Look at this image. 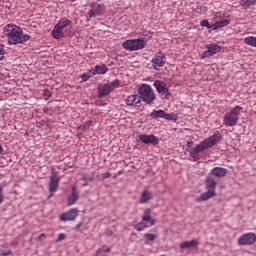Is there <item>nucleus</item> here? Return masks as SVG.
<instances>
[{
	"label": "nucleus",
	"mask_w": 256,
	"mask_h": 256,
	"mask_svg": "<svg viewBox=\"0 0 256 256\" xmlns=\"http://www.w3.org/2000/svg\"><path fill=\"white\" fill-rule=\"evenodd\" d=\"M3 35L7 37L10 45H21L31 39V36L23 34V29L16 24H7L3 29Z\"/></svg>",
	"instance_id": "obj_1"
},
{
	"label": "nucleus",
	"mask_w": 256,
	"mask_h": 256,
	"mask_svg": "<svg viewBox=\"0 0 256 256\" xmlns=\"http://www.w3.org/2000/svg\"><path fill=\"white\" fill-rule=\"evenodd\" d=\"M218 141H221V133L211 135L204 141H201L194 148L188 149L190 157H192L193 161H199V159L203 157V151H206V149H210V147L217 145Z\"/></svg>",
	"instance_id": "obj_2"
},
{
	"label": "nucleus",
	"mask_w": 256,
	"mask_h": 256,
	"mask_svg": "<svg viewBox=\"0 0 256 256\" xmlns=\"http://www.w3.org/2000/svg\"><path fill=\"white\" fill-rule=\"evenodd\" d=\"M72 25L73 22L71 20L66 17L61 18L52 30V37H54V39H61L65 37V35H69Z\"/></svg>",
	"instance_id": "obj_3"
},
{
	"label": "nucleus",
	"mask_w": 256,
	"mask_h": 256,
	"mask_svg": "<svg viewBox=\"0 0 256 256\" xmlns=\"http://www.w3.org/2000/svg\"><path fill=\"white\" fill-rule=\"evenodd\" d=\"M205 185L207 191L202 193L196 201L198 203H201V201H209V199H213V197H216L217 193L215 192V189H217V181H215V178L208 176L205 180Z\"/></svg>",
	"instance_id": "obj_4"
},
{
	"label": "nucleus",
	"mask_w": 256,
	"mask_h": 256,
	"mask_svg": "<svg viewBox=\"0 0 256 256\" xmlns=\"http://www.w3.org/2000/svg\"><path fill=\"white\" fill-rule=\"evenodd\" d=\"M243 111V107L235 106L230 112L226 113L223 119V123L226 127H235L239 122V115Z\"/></svg>",
	"instance_id": "obj_5"
},
{
	"label": "nucleus",
	"mask_w": 256,
	"mask_h": 256,
	"mask_svg": "<svg viewBox=\"0 0 256 256\" xmlns=\"http://www.w3.org/2000/svg\"><path fill=\"white\" fill-rule=\"evenodd\" d=\"M156 220L151 217V209L147 208L144 210L142 215V221L134 225V229L136 231H144V229H149V227H153L155 225Z\"/></svg>",
	"instance_id": "obj_6"
},
{
	"label": "nucleus",
	"mask_w": 256,
	"mask_h": 256,
	"mask_svg": "<svg viewBox=\"0 0 256 256\" xmlns=\"http://www.w3.org/2000/svg\"><path fill=\"white\" fill-rule=\"evenodd\" d=\"M138 96L140 98V101H144V103H147V105H151L153 101H155V93L153 92V89L150 85L142 84L138 89Z\"/></svg>",
	"instance_id": "obj_7"
},
{
	"label": "nucleus",
	"mask_w": 256,
	"mask_h": 256,
	"mask_svg": "<svg viewBox=\"0 0 256 256\" xmlns=\"http://www.w3.org/2000/svg\"><path fill=\"white\" fill-rule=\"evenodd\" d=\"M122 47L126 51H139L147 47V42L143 39H130L123 42Z\"/></svg>",
	"instance_id": "obj_8"
},
{
	"label": "nucleus",
	"mask_w": 256,
	"mask_h": 256,
	"mask_svg": "<svg viewBox=\"0 0 256 256\" xmlns=\"http://www.w3.org/2000/svg\"><path fill=\"white\" fill-rule=\"evenodd\" d=\"M119 85H121V81L117 79L107 84H100L98 86V97H100V99L107 97V95H109L114 89H117Z\"/></svg>",
	"instance_id": "obj_9"
},
{
	"label": "nucleus",
	"mask_w": 256,
	"mask_h": 256,
	"mask_svg": "<svg viewBox=\"0 0 256 256\" xmlns=\"http://www.w3.org/2000/svg\"><path fill=\"white\" fill-rule=\"evenodd\" d=\"M166 61L167 58L163 52L156 53L151 60L153 69H155V71H159V69L165 65Z\"/></svg>",
	"instance_id": "obj_10"
},
{
	"label": "nucleus",
	"mask_w": 256,
	"mask_h": 256,
	"mask_svg": "<svg viewBox=\"0 0 256 256\" xmlns=\"http://www.w3.org/2000/svg\"><path fill=\"white\" fill-rule=\"evenodd\" d=\"M77 217H79V209L77 208H71L67 212L59 215V219L64 223H67V221H75Z\"/></svg>",
	"instance_id": "obj_11"
},
{
	"label": "nucleus",
	"mask_w": 256,
	"mask_h": 256,
	"mask_svg": "<svg viewBox=\"0 0 256 256\" xmlns=\"http://www.w3.org/2000/svg\"><path fill=\"white\" fill-rule=\"evenodd\" d=\"M207 50L204 51L201 55V59H207V57H212V55H217L221 51V46L219 44H208L206 46Z\"/></svg>",
	"instance_id": "obj_12"
},
{
	"label": "nucleus",
	"mask_w": 256,
	"mask_h": 256,
	"mask_svg": "<svg viewBox=\"0 0 256 256\" xmlns=\"http://www.w3.org/2000/svg\"><path fill=\"white\" fill-rule=\"evenodd\" d=\"M255 241H256V234L253 232H249V233L243 234L238 239V244L239 245H255Z\"/></svg>",
	"instance_id": "obj_13"
},
{
	"label": "nucleus",
	"mask_w": 256,
	"mask_h": 256,
	"mask_svg": "<svg viewBox=\"0 0 256 256\" xmlns=\"http://www.w3.org/2000/svg\"><path fill=\"white\" fill-rule=\"evenodd\" d=\"M58 189H59V178L57 177V172H55V167H52L49 191L50 193H55Z\"/></svg>",
	"instance_id": "obj_14"
},
{
	"label": "nucleus",
	"mask_w": 256,
	"mask_h": 256,
	"mask_svg": "<svg viewBox=\"0 0 256 256\" xmlns=\"http://www.w3.org/2000/svg\"><path fill=\"white\" fill-rule=\"evenodd\" d=\"M139 140L142 143H145L146 145L152 144V145H157L159 143V138H157V136L150 134H141L139 136Z\"/></svg>",
	"instance_id": "obj_15"
},
{
	"label": "nucleus",
	"mask_w": 256,
	"mask_h": 256,
	"mask_svg": "<svg viewBox=\"0 0 256 256\" xmlns=\"http://www.w3.org/2000/svg\"><path fill=\"white\" fill-rule=\"evenodd\" d=\"M154 87L156 88V91L160 93V95H164L165 97H168L169 95V88H167V84L161 80H156L154 82Z\"/></svg>",
	"instance_id": "obj_16"
},
{
	"label": "nucleus",
	"mask_w": 256,
	"mask_h": 256,
	"mask_svg": "<svg viewBox=\"0 0 256 256\" xmlns=\"http://www.w3.org/2000/svg\"><path fill=\"white\" fill-rule=\"evenodd\" d=\"M79 201V190H77V186H72V194L67 199V205L68 207H71V205H75Z\"/></svg>",
	"instance_id": "obj_17"
},
{
	"label": "nucleus",
	"mask_w": 256,
	"mask_h": 256,
	"mask_svg": "<svg viewBox=\"0 0 256 256\" xmlns=\"http://www.w3.org/2000/svg\"><path fill=\"white\" fill-rule=\"evenodd\" d=\"M151 199H153V192L145 189V190H143V192L140 196L139 203H141V204L149 203V201H151Z\"/></svg>",
	"instance_id": "obj_18"
},
{
	"label": "nucleus",
	"mask_w": 256,
	"mask_h": 256,
	"mask_svg": "<svg viewBox=\"0 0 256 256\" xmlns=\"http://www.w3.org/2000/svg\"><path fill=\"white\" fill-rule=\"evenodd\" d=\"M141 103V98L138 95H130L126 98V104L130 107H137Z\"/></svg>",
	"instance_id": "obj_19"
},
{
	"label": "nucleus",
	"mask_w": 256,
	"mask_h": 256,
	"mask_svg": "<svg viewBox=\"0 0 256 256\" xmlns=\"http://www.w3.org/2000/svg\"><path fill=\"white\" fill-rule=\"evenodd\" d=\"M213 177H225L227 175V168L215 167L211 170Z\"/></svg>",
	"instance_id": "obj_20"
},
{
	"label": "nucleus",
	"mask_w": 256,
	"mask_h": 256,
	"mask_svg": "<svg viewBox=\"0 0 256 256\" xmlns=\"http://www.w3.org/2000/svg\"><path fill=\"white\" fill-rule=\"evenodd\" d=\"M199 245V240L193 239L190 241H184L180 244V249H191Z\"/></svg>",
	"instance_id": "obj_21"
},
{
	"label": "nucleus",
	"mask_w": 256,
	"mask_h": 256,
	"mask_svg": "<svg viewBox=\"0 0 256 256\" xmlns=\"http://www.w3.org/2000/svg\"><path fill=\"white\" fill-rule=\"evenodd\" d=\"M107 71H109V68H107L105 64H102V65H96L92 70V73H94V75H105Z\"/></svg>",
	"instance_id": "obj_22"
},
{
	"label": "nucleus",
	"mask_w": 256,
	"mask_h": 256,
	"mask_svg": "<svg viewBox=\"0 0 256 256\" xmlns=\"http://www.w3.org/2000/svg\"><path fill=\"white\" fill-rule=\"evenodd\" d=\"M231 23V20L229 19H223L221 21L216 22L213 24V30L217 31V29H222V27H227Z\"/></svg>",
	"instance_id": "obj_23"
},
{
	"label": "nucleus",
	"mask_w": 256,
	"mask_h": 256,
	"mask_svg": "<svg viewBox=\"0 0 256 256\" xmlns=\"http://www.w3.org/2000/svg\"><path fill=\"white\" fill-rule=\"evenodd\" d=\"M103 12V7L102 6H93L92 9L89 12V17L93 18V17H97V15H101V13Z\"/></svg>",
	"instance_id": "obj_24"
},
{
	"label": "nucleus",
	"mask_w": 256,
	"mask_h": 256,
	"mask_svg": "<svg viewBox=\"0 0 256 256\" xmlns=\"http://www.w3.org/2000/svg\"><path fill=\"white\" fill-rule=\"evenodd\" d=\"M255 4H256V0H241L239 2L240 7L245 9V11H247L249 7H252V5H255Z\"/></svg>",
	"instance_id": "obj_25"
},
{
	"label": "nucleus",
	"mask_w": 256,
	"mask_h": 256,
	"mask_svg": "<svg viewBox=\"0 0 256 256\" xmlns=\"http://www.w3.org/2000/svg\"><path fill=\"white\" fill-rule=\"evenodd\" d=\"M150 117H152V119H164L165 111L164 110H153L150 113Z\"/></svg>",
	"instance_id": "obj_26"
},
{
	"label": "nucleus",
	"mask_w": 256,
	"mask_h": 256,
	"mask_svg": "<svg viewBox=\"0 0 256 256\" xmlns=\"http://www.w3.org/2000/svg\"><path fill=\"white\" fill-rule=\"evenodd\" d=\"M244 43L246 45H250V47H256V37L255 36H248L244 39Z\"/></svg>",
	"instance_id": "obj_27"
},
{
	"label": "nucleus",
	"mask_w": 256,
	"mask_h": 256,
	"mask_svg": "<svg viewBox=\"0 0 256 256\" xmlns=\"http://www.w3.org/2000/svg\"><path fill=\"white\" fill-rule=\"evenodd\" d=\"M111 248L109 246H103L102 248L96 251V256H105V253H110Z\"/></svg>",
	"instance_id": "obj_28"
},
{
	"label": "nucleus",
	"mask_w": 256,
	"mask_h": 256,
	"mask_svg": "<svg viewBox=\"0 0 256 256\" xmlns=\"http://www.w3.org/2000/svg\"><path fill=\"white\" fill-rule=\"evenodd\" d=\"M93 75H95V73H93V71H88L81 75V79H82V81L87 82V81H89V79H91V77H93Z\"/></svg>",
	"instance_id": "obj_29"
},
{
	"label": "nucleus",
	"mask_w": 256,
	"mask_h": 256,
	"mask_svg": "<svg viewBox=\"0 0 256 256\" xmlns=\"http://www.w3.org/2000/svg\"><path fill=\"white\" fill-rule=\"evenodd\" d=\"M164 119H166L167 121H177V114L175 113L167 114L166 112H164Z\"/></svg>",
	"instance_id": "obj_30"
},
{
	"label": "nucleus",
	"mask_w": 256,
	"mask_h": 256,
	"mask_svg": "<svg viewBox=\"0 0 256 256\" xmlns=\"http://www.w3.org/2000/svg\"><path fill=\"white\" fill-rule=\"evenodd\" d=\"M93 125V121L91 120H88L86 122H84L83 124H81L78 129H80V131H85L87 129H89V127Z\"/></svg>",
	"instance_id": "obj_31"
},
{
	"label": "nucleus",
	"mask_w": 256,
	"mask_h": 256,
	"mask_svg": "<svg viewBox=\"0 0 256 256\" xmlns=\"http://www.w3.org/2000/svg\"><path fill=\"white\" fill-rule=\"evenodd\" d=\"M144 238L146 239V241H155V239H157V235L146 233L144 234Z\"/></svg>",
	"instance_id": "obj_32"
},
{
	"label": "nucleus",
	"mask_w": 256,
	"mask_h": 256,
	"mask_svg": "<svg viewBox=\"0 0 256 256\" xmlns=\"http://www.w3.org/2000/svg\"><path fill=\"white\" fill-rule=\"evenodd\" d=\"M200 25L206 27V29H213V24H209V20H203Z\"/></svg>",
	"instance_id": "obj_33"
},
{
	"label": "nucleus",
	"mask_w": 256,
	"mask_h": 256,
	"mask_svg": "<svg viewBox=\"0 0 256 256\" xmlns=\"http://www.w3.org/2000/svg\"><path fill=\"white\" fill-rule=\"evenodd\" d=\"M5 58V45L0 44V61H3Z\"/></svg>",
	"instance_id": "obj_34"
},
{
	"label": "nucleus",
	"mask_w": 256,
	"mask_h": 256,
	"mask_svg": "<svg viewBox=\"0 0 256 256\" xmlns=\"http://www.w3.org/2000/svg\"><path fill=\"white\" fill-rule=\"evenodd\" d=\"M67 239V235L65 233H60L56 239V243H59L60 241H65Z\"/></svg>",
	"instance_id": "obj_35"
},
{
	"label": "nucleus",
	"mask_w": 256,
	"mask_h": 256,
	"mask_svg": "<svg viewBox=\"0 0 256 256\" xmlns=\"http://www.w3.org/2000/svg\"><path fill=\"white\" fill-rule=\"evenodd\" d=\"M0 256H13V251L11 250H3L1 253H0Z\"/></svg>",
	"instance_id": "obj_36"
},
{
	"label": "nucleus",
	"mask_w": 256,
	"mask_h": 256,
	"mask_svg": "<svg viewBox=\"0 0 256 256\" xmlns=\"http://www.w3.org/2000/svg\"><path fill=\"white\" fill-rule=\"evenodd\" d=\"M5 201V197L3 196V187L0 186V205Z\"/></svg>",
	"instance_id": "obj_37"
},
{
	"label": "nucleus",
	"mask_w": 256,
	"mask_h": 256,
	"mask_svg": "<svg viewBox=\"0 0 256 256\" xmlns=\"http://www.w3.org/2000/svg\"><path fill=\"white\" fill-rule=\"evenodd\" d=\"M43 95H44V97H45L46 100H47V99H50V97H51V91H49V90H44Z\"/></svg>",
	"instance_id": "obj_38"
},
{
	"label": "nucleus",
	"mask_w": 256,
	"mask_h": 256,
	"mask_svg": "<svg viewBox=\"0 0 256 256\" xmlns=\"http://www.w3.org/2000/svg\"><path fill=\"white\" fill-rule=\"evenodd\" d=\"M111 177V173L105 172L101 174V179H109Z\"/></svg>",
	"instance_id": "obj_39"
},
{
	"label": "nucleus",
	"mask_w": 256,
	"mask_h": 256,
	"mask_svg": "<svg viewBox=\"0 0 256 256\" xmlns=\"http://www.w3.org/2000/svg\"><path fill=\"white\" fill-rule=\"evenodd\" d=\"M45 237H47V235H45V233H42L38 236V239L41 241L42 239H45Z\"/></svg>",
	"instance_id": "obj_40"
},
{
	"label": "nucleus",
	"mask_w": 256,
	"mask_h": 256,
	"mask_svg": "<svg viewBox=\"0 0 256 256\" xmlns=\"http://www.w3.org/2000/svg\"><path fill=\"white\" fill-rule=\"evenodd\" d=\"M187 147H188V149H193L194 148L193 147V142H188Z\"/></svg>",
	"instance_id": "obj_41"
},
{
	"label": "nucleus",
	"mask_w": 256,
	"mask_h": 256,
	"mask_svg": "<svg viewBox=\"0 0 256 256\" xmlns=\"http://www.w3.org/2000/svg\"><path fill=\"white\" fill-rule=\"evenodd\" d=\"M83 226V223L80 222L79 224L76 225L77 229L81 228Z\"/></svg>",
	"instance_id": "obj_42"
},
{
	"label": "nucleus",
	"mask_w": 256,
	"mask_h": 256,
	"mask_svg": "<svg viewBox=\"0 0 256 256\" xmlns=\"http://www.w3.org/2000/svg\"><path fill=\"white\" fill-rule=\"evenodd\" d=\"M3 153V146L0 144V154Z\"/></svg>",
	"instance_id": "obj_43"
},
{
	"label": "nucleus",
	"mask_w": 256,
	"mask_h": 256,
	"mask_svg": "<svg viewBox=\"0 0 256 256\" xmlns=\"http://www.w3.org/2000/svg\"><path fill=\"white\" fill-rule=\"evenodd\" d=\"M67 1H70V3H75V1L77 0H67Z\"/></svg>",
	"instance_id": "obj_44"
},
{
	"label": "nucleus",
	"mask_w": 256,
	"mask_h": 256,
	"mask_svg": "<svg viewBox=\"0 0 256 256\" xmlns=\"http://www.w3.org/2000/svg\"><path fill=\"white\" fill-rule=\"evenodd\" d=\"M204 11H207V8H206V7H204Z\"/></svg>",
	"instance_id": "obj_45"
},
{
	"label": "nucleus",
	"mask_w": 256,
	"mask_h": 256,
	"mask_svg": "<svg viewBox=\"0 0 256 256\" xmlns=\"http://www.w3.org/2000/svg\"><path fill=\"white\" fill-rule=\"evenodd\" d=\"M49 197H53V194H51Z\"/></svg>",
	"instance_id": "obj_46"
}]
</instances>
